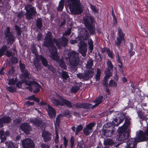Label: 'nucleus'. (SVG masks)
<instances>
[{
	"label": "nucleus",
	"instance_id": "obj_1",
	"mask_svg": "<svg viewBox=\"0 0 148 148\" xmlns=\"http://www.w3.org/2000/svg\"><path fill=\"white\" fill-rule=\"evenodd\" d=\"M45 40L44 42V46L47 47H51L52 50L51 51L53 52L56 47L53 46V42H55L56 45L59 48H61L62 47H65L67 45L68 40L66 37L63 36L62 38L57 40L54 38L52 41V34L50 32H48L45 38Z\"/></svg>",
	"mask_w": 148,
	"mask_h": 148
},
{
	"label": "nucleus",
	"instance_id": "obj_2",
	"mask_svg": "<svg viewBox=\"0 0 148 148\" xmlns=\"http://www.w3.org/2000/svg\"><path fill=\"white\" fill-rule=\"evenodd\" d=\"M136 138H132L127 143L126 148H135L137 143V138L141 141H146L148 139V126L145 132L139 131L136 135Z\"/></svg>",
	"mask_w": 148,
	"mask_h": 148
},
{
	"label": "nucleus",
	"instance_id": "obj_3",
	"mask_svg": "<svg viewBox=\"0 0 148 148\" xmlns=\"http://www.w3.org/2000/svg\"><path fill=\"white\" fill-rule=\"evenodd\" d=\"M64 56L66 60H69L71 66L75 67L78 65L79 58L78 53L74 51L68 53L65 51L64 53Z\"/></svg>",
	"mask_w": 148,
	"mask_h": 148
},
{
	"label": "nucleus",
	"instance_id": "obj_4",
	"mask_svg": "<svg viewBox=\"0 0 148 148\" xmlns=\"http://www.w3.org/2000/svg\"><path fill=\"white\" fill-rule=\"evenodd\" d=\"M71 12L74 14H81L82 9L79 2L76 0H69L68 2Z\"/></svg>",
	"mask_w": 148,
	"mask_h": 148
},
{
	"label": "nucleus",
	"instance_id": "obj_5",
	"mask_svg": "<svg viewBox=\"0 0 148 148\" xmlns=\"http://www.w3.org/2000/svg\"><path fill=\"white\" fill-rule=\"evenodd\" d=\"M26 11L25 14L26 18L28 20L34 18V16L36 14V9L31 5L28 4L25 7Z\"/></svg>",
	"mask_w": 148,
	"mask_h": 148
},
{
	"label": "nucleus",
	"instance_id": "obj_6",
	"mask_svg": "<svg viewBox=\"0 0 148 148\" xmlns=\"http://www.w3.org/2000/svg\"><path fill=\"white\" fill-rule=\"evenodd\" d=\"M59 99L58 100L55 99H52V102L54 105L58 106L60 105L61 106H64L66 105L69 108L72 107L70 101L64 99L60 96H59Z\"/></svg>",
	"mask_w": 148,
	"mask_h": 148
},
{
	"label": "nucleus",
	"instance_id": "obj_7",
	"mask_svg": "<svg viewBox=\"0 0 148 148\" xmlns=\"http://www.w3.org/2000/svg\"><path fill=\"white\" fill-rule=\"evenodd\" d=\"M94 69L91 68L88 71H86L83 73H80L77 74V76L80 79L84 80H87L89 78H91L94 75Z\"/></svg>",
	"mask_w": 148,
	"mask_h": 148
},
{
	"label": "nucleus",
	"instance_id": "obj_8",
	"mask_svg": "<svg viewBox=\"0 0 148 148\" xmlns=\"http://www.w3.org/2000/svg\"><path fill=\"white\" fill-rule=\"evenodd\" d=\"M53 51V52L51 51V57L53 60H56L57 62H58L61 68L64 69H66V66L65 65L63 60L61 59L59 60L60 57L58 56L56 49H55Z\"/></svg>",
	"mask_w": 148,
	"mask_h": 148
},
{
	"label": "nucleus",
	"instance_id": "obj_9",
	"mask_svg": "<svg viewBox=\"0 0 148 148\" xmlns=\"http://www.w3.org/2000/svg\"><path fill=\"white\" fill-rule=\"evenodd\" d=\"M25 84L28 86H29V87H28L26 88L29 90L31 92L32 91V88L31 87L32 86L34 87V88L35 90L33 91L34 92L36 93L38 92L40 90V86L36 82L34 81H30L27 82L25 81Z\"/></svg>",
	"mask_w": 148,
	"mask_h": 148
},
{
	"label": "nucleus",
	"instance_id": "obj_10",
	"mask_svg": "<svg viewBox=\"0 0 148 148\" xmlns=\"http://www.w3.org/2000/svg\"><path fill=\"white\" fill-rule=\"evenodd\" d=\"M118 130L120 140H124L127 138L129 135V131L128 130H125L123 127H120L119 128Z\"/></svg>",
	"mask_w": 148,
	"mask_h": 148
},
{
	"label": "nucleus",
	"instance_id": "obj_11",
	"mask_svg": "<svg viewBox=\"0 0 148 148\" xmlns=\"http://www.w3.org/2000/svg\"><path fill=\"white\" fill-rule=\"evenodd\" d=\"M4 35L8 44H12L15 40L14 37L10 32V28L9 27H6Z\"/></svg>",
	"mask_w": 148,
	"mask_h": 148
},
{
	"label": "nucleus",
	"instance_id": "obj_12",
	"mask_svg": "<svg viewBox=\"0 0 148 148\" xmlns=\"http://www.w3.org/2000/svg\"><path fill=\"white\" fill-rule=\"evenodd\" d=\"M24 148H34V144L33 141L31 139L27 138L22 142Z\"/></svg>",
	"mask_w": 148,
	"mask_h": 148
},
{
	"label": "nucleus",
	"instance_id": "obj_13",
	"mask_svg": "<svg viewBox=\"0 0 148 148\" xmlns=\"http://www.w3.org/2000/svg\"><path fill=\"white\" fill-rule=\"evenodd\" d=\"M84 30L85 31L86 33L83 36V38L85 40H88V44L89 49L90 50V51L91 52L93 49V45L92 41L91 39H88L89 35L88 31L85 29H84Z\"/></svg>",
	"mask_w": 148,
	"mask_h": 148
},
{
	"label": "nucleus",
	"instance_id": "obj_14",
	"mask_svg": "<svg viewBox=\"0 0 148 148\" xmlns=\"http://www.w3.org/2000/svg\"><path fill=\"white\" fill-rule=\"evenodd\" d=\"M87 44L86 43L81 42V45L79 46L78 51L83 57H85L87 52L86 47Z\"/></svg>",
	"mask_w": 148,
	"mask_h": 148
},
{
	"label": "nucleus",
	"instance_id": "obj_15",
	"mask_svg": "<svg viewBox=\"0 0 148 148\" xmlns=\"http://www.w3.org/2000/svg\"><path fill=\"white\" fill-rule=\"evenodd\" d=\"M95 124L94 123H90L87 125L86 127L84 128L83 132L85 135H89L92 132V128L94 126Z\"/></svg>",
	"mask_w": 148,
	"mask_h": 148
},
{
	"label": "nucleus",
	"instance_id": "obj_16",
	"mask_svg": "<svg viewBox=\"0 0 148 148\" xmlns=\"http://www.w3.org/2000/svg\"><path fill=\"white\" fill-rule=\"evenodd\" d=\"M113 128V127H108L105 129H103L102 133L103 135L106 137L111 136L114 131Z\"/></svg>",
	"mask_w": 148,
	"mask_h": 148
},
{
	"label": "nucleus",
	"instance_id": "obj_17",
	"mask_svg": "<svg viewBox=\"0 0 148 148\" xmlns=\"http://www.w3.org/2000/svg\"><path fill=\"white\" fill-rule=\"evenodd\" d=\"M46 110L48 112L49 116L52 118H54L56 116L55 110L51 106L49 105L45 107Z\"/></svg>",
	"mask_w": 148,
	"mask_h": 148
},
{
	"label": "nucleus",
	"instance_id": "obj_18",
	"mask_svg": "<svg viewBox=\"0 0 148 148\" xmlns=\"http://www.w3.org/2000/svg\"><path fill=\"white\" fill-rule=\"evenodd\" d=\"M42 136L45 142L50 141L52 138L51 135L49 132L44 131L42 134Z\"/></svg>",
	"mask_w": 148,
	"mask_h": 148
},
{
	"label": "nucleus",
	"instance_id": "obj_19",
	"mask_svg": "<svg viewBox=\"0 0 148 148\" xmlns=\"http://www.w3.org/2000/svg\"><path fill=\"white\" fill-rule=\"evenodd\" d=\"M21 129L27 134H29L31 127L28 123H23L20 126Z\"/></svg>",
	"mask_w": 148,
	"mask_h": 148
},
{
	"label": "nucleus",
	"instance_id": "obj_20",
	"mask_svg": "<svg viewBox=\"0 0 148 148\" xmlns=\"http://www.w3.org/2000/svg\"><path fill=\"white\" fill-rule=\"evenodd\" d=\"M21 72L23 73L21 76V78L23 82L25 83V82L26 81L28 83L29 82L32 81H27V79H29L28 77L29 73L27 70L26 69L21 71Z\"/></svg>",
	"mask_w": 148,
	"mask_h": 148
},
{
	"label": "nucleus",
	"instance_id": "obj_21",
	"mask_svg": "<svg viewBox=\"0 0 148 148\" xmlns=\"http://www.w3.org/2000/svg\"><path fill=\"white\" fill-rule=\"evenodd\" d=\"M75 106L76 108H82L85 109H90L92 107V105L88 103H77Z\"/></svg>",
	"mask_w": 148,
	"mask_h": 148
},
{
	"label": "nucleus",
	"instance_id": "obj_22",
	"mask_svg": "<svg viewBox=\"0 0 148 148\" xmlns=\"http://www.w3.org/2000/svg\"><path fill=\"white\" fill-rule=\"evenodd\" d=\"M11 121L10 117L8 116H4L0 119V126L2 127L5 123H9Z\"/></svg>",
	"mask_w": 148,
	"mask_h": 148
},
{
	"label": "nucleus",
	"instance_id": "obj_23",
	"mask_svg": "<svg viewBox=\"0 0 148 148\" xmlns=\"http://www.w3.org/2000/svg\"><path fill=\"white\" fill-rule=\"evenodd\" d=\"M82 84L81 82L76 83L70 89L71 92L73 93L76 92L82 87Z\"/></svg>",
	"mask_w": 148,
	"mask_h": 148
},
{
	"label": "nucleus",
	"instance_id": "obj_24",
	"mask_svg": "<svg viewBox=\"0 0 148 148\" xmlns=\"http://www.w3.org/2000/svg\"><path fill=\"white\" fill-rule=\"evenodd\" d=\"M33 53H34L35 55V58L34 59L33 63L36 68H37L39 66L38 63L39 62V56L38 55L37 51L36 50L33 51Z\"/></svg>",
	"mask_w": 148,
	"mask_h": 148
},
{
	"label": "nucleus",
	"instance_id": "obj_25",
	"mask_svg": "<svg viewBox=\"0 0 148 148\" xmlns=\"http://www.w3.org/2000/svg\"><path fill=\"white\" fill-rule=\"evenodd\" d=\"M9 134V132L8 131H6L5 132L2 130L0 131V138L1 140H5L6 137Z\"/></svg>",
	"mask_w": 148,
	"mask_h": 148
},
{
	"label": "nucleus",
	"instance_id": "obj_26",
	"mask_svg": "<svg viewBox=\"0 0 148 148\" xmlns=\"http://www.w3.org/2000/svg\"><path fill=\"white\" fill-rule=\"evenodd\" d=\"M32 122L35 125L38 127H41L45 125L44 123L41 120L35 119L32 120Z\"/></svg>",
	"mask_w": 148,
	"mask_h": 148
},
{
	"label": "nucleus",
	"instance_id": "obj_27",
	"mask_svg": "<svg viewBox=\"0 0 148 148\" xmlns=\"http://www.w3.org/2000/svg\"><path fill=\"white\" fill-rule=\"evenodd\" d=\"M103 98V97L102 96H99L94 101V103L95 104L94 105H92V107L91 108H93L97 106L99 103H100L102 101V99Z\"/></svg>",
	"mask_w": 148,
	"mask_h": 148
},
{
	"label": "nucleus",
	"instance_id": "obj_28",
	"mask_svg": "<svg viewBox=\"0 0 148 148\" xmlns=\"http://www.w3.org/2000/svg\"><path fill=\"white\" fill-rule=\"evenodd\" d=\"M125 34L122 32L121 29L119 27L118 28L117 36V38L125 40L124 39Z\"/></svg>",
	"mask_w": 148,
	"mask_h": 148
},
{
	"label": "nucleus",
	"instance_id": "obj_29",
	"mask_svg": "<svg viewBox=\"0 0 148 148\" xmlns=\"http://www.w3.org/2000/svg\"><path fill=\"white\" fill-rule=\"evenodd\" d=\"M130 121L128 119H127L125 121V123L120 127H123L125 130H128L129 131V128L130 127Z\"/></svg>",
	"mask_w": 148,
	"mask_h": 148
},
{
	"label": "nucleus",
	"instance_id": "obj_30",
	"mask_svg": "<svg viewBox=\"0 0 148 148\" xmlns=\"http://www.w3.org/2000/svg\"><path fill=\"white\" fill-rule=\"evenodd\" d=\"M39 57L43 65L45 67L48 66V64L46 59L41 55L39 56Z\"/></svg>",
	"mask_w": 148,
	"mask_h": 148
},
{
	"label": "nucleus",
	"instance_id": "obj_31",
	"mask_svg": "<svg viewBox=\"0 0 148 148\" xmlns=\"http://www.w3.org/2000/svg\"><path fill=\"white\" fill-rule=\"evenodd\" d=\"M122 41L124 42L125 41V40L116 37V40L115 41L114 45L116 46L119 48L120 47V45Z\"/></svg>",
	"mask_w": 148,
	"mask_h": 148
},
{
	"label": "nucleus",
	"instance_id": "obj_32",
	"mask_svg": "<svg viewBox=\"0 0 148 148\" xmlns=\"http://www.w3.org/2000/svg\"><path fill=\"white\" fill-rule=\"evenodd\" d=\"M6 145L8 148H17L14 145V143L11 141H9L5 143Z\"/></svg>",
	"mask_w": 148,
	"mask_h": 148
},
{
	"label": "nucleus",
	"instance_id": "obj_33",
	"mask_svg": "<svg viewBox=\"0 0 148 148\" xmlns=\"http://www.w3.org/2000/svg\"><path fill=\"white\" fill-rule=\"evenodd\" d=\"M64 0H61L60 1L57 9L58 11H61L62 10L64 7Z\"/></svg>",
	"mask_w": 148,
	"mask_h": 148
},
{
	"label": "nucleus",
	"instance_id": "obj_34",
	"mask_svg": "<svg viewBox=\"0 0 148 148\" xmlns=\"http://www.w3.org/2000/svg\"><path fill=\"white\" fill-rule=\"evenodd\" d=\"M8 49V48L6 46H3L0 49V57L3 56L5 52Z\"/></svg>",
	"mask_w": 148,
	"mask_h": 148
},
{
	"label": "nucleus",
	"instance_id": "obj_35",
	"mask_svg": "<svg viewBox=\"0 0 148 148\" xmlns=\"http://www.w3.org/2000/svg\"><path fill=\"white\" fill-rule=\"evenodd\" d=\"M110 70H107L105 71V76L104 79H108L111 76L112 74L110 71Z\"/></svg>",
	"mask_w": 148,
	"mask_h": 148
},
{
	"label": "nucleus",
	"instance_id": "obj_36",
	"mask_svg": "<svg viewBox=\"0 0 148 148\" xmlns=\"http://www.w3.org/2000/svg\"><path fill=\"white\" fill-rule=\"evenodd\" d=\"M137 114L140 118L144 120L146 119V116L144 114L143 112L142 111H139L137 112Z\"/></svg>",
	"mask_w": 148,
	"mask_h": 148
},
{
	"label": "nucleus",
	"instance_id": "obj_37",
	"mask_svg": "<svg viewBox=\"0 0 148 148\" xmlns=\"http://www.w3.org/2000/svg\"><path fill=\"white\" fill-rule=\"evenodd\" d=\"M113 143L112 140L110 139H107L104 141V143L105 145H111Z\"/></svg>",
	"mask_w": 148,
	"mask_h": 148
},
{
	"label": "nucleus",
	"instance_id": "obj_38",
	"mask_svg": "<svg viewBox=\"0 0 148 148\" xmlns=\"http://www.w3.org/2000/svg\"><path fill=\"white\" fill-rule=\"evenodd\" d=\"M107 65L108 67V69L107 70H111L113 69V66L110 60H108L107 61Z\"/></svg>",
	"mask_w": 148,
	"mask_h": 148
},
{
	"label": "nucleus",
	"instance_id": "obj_39",
	"mask_svg": "<svg viewBox=\"0 0 148 148\" xmlns=\"http://www.w3.org/2000/svg\"><path fill=\"white\" fill-rule=\"evenodd\" d=\"M89 19H88V17H85L84 18V24L85 26L86 27L89 26L90 25V24L89 21Z\"/></svg>",
	"mask_w": 148,
	"mask_h": 148
},
{
	"label": "nucleus",
	"instance_id": "obj_40",
	"mask_svg": "<svg viewBox=\"0 0 148 148\" xmlns=\"http://www.w3.org/2000/svg\"><path fill=\"white\" fill-rule=\"evenodd\" d=\"M36 25L37 27L40 29L42 27V19L41 18H38L36 21Z\"/></svg>",
	"mask_w": 148,
	"mask_h": 148
},
{
	"label": "nucleus",
	"instance_id": "obj_41",
	"mask_svg": "<svg viewBox=\"0 0 148 148\" xmlns=\"http://www.w3.org/2000/svg\"><path fill=\"white\" fill-rule=\"evenodd\" d=\"M6 88V89L10 92H14L16 91V88L14 87L7 86Z\"/></svg>",
	"mask_w": 148,
	"mask_h": 148
},
{
	"label": "nucleus",
	"instance_id": "obj_42",
	"mask_svg": "<svg viewBox=\"0 0 148 148\" xmlns=\"http://www.w3.org/2000/svg\"><path fill=\"white\" fill-rule=\"evenodd\" d=\"M106 49L108 56L111 58H114V54L109 49L106 48Z\"/></svg>",
	"mask_w": 148,
	"mask_h": 148
},
{
	"label": "nucleus",
	"instance_id": "obj_43",
	"mask_svg": "<svg viewBox=\"0 0 148 148\" xmlns=\"http://www.w3.org/2000/svg\"><path fill=\"white\" fill-rule=\"evenodd\" d=\"M83 128V127L82 125H78L75 132V135H77L78 133L82 130Z\"/></svg>",
	"mask_w": 148,
	"mask_h": 148
},
{
	"label": "nucleus",
	"instance_id": "obj_44",
	"mask_svg": "<svg viewBox=\"0 0 148 148\" xmlns=\"http://www.w3.org/2000/svg\"><path fill=\"white\" fill-rule=\"evenodd\" d=\"M62 117V114H59L58 115L56 118V123H55V125L57 124L58 126H59V124L60 123V119Z\"/></svg>",
	"mask_w": 148,
	"mask_h": 148
},
{
	"label": "nucleus",
	"instance_id": "obj_45",
	"mask_svg": "<svg viewBox=\"0 0 148 148\" xmlns=\"http://www.w3.org/2000/svg\"><path fill=\"white\" fill-rule=\"evenodd\" d=\"M62 76L63 78L66 79L69 77L67 72L64 71H62Z\"/></svg>",
	"mask_w": 148,
	"mask_h": 148
},
{
	"label": "nucleus",
	"instance_id": "obj_46",
	"mask_svg": "<svg viewBox=\"0 0 148 148\" xmlns=\"http://www.w3.org/2000/svg\"><path fill=\"white\" fill-rule=\"evenodd\" d=\"M117 57L118 58L117 61L118 63V65L120 68H122L123 67V64L122 63L121 61L119 58V54H117Z\"/></svg>",
	"mask_w": 148,
	"mask_h": 148
},
{
	"label": "nucleus",
	"instance_id": "obj_47",
	"mask_svg": "<svg viewBox=\"0 0 148 148\" xmlns=\"http://www.w3.org/2000/svg\"><path fill=\"white\" fill-rule=\"evenodd\" d=\"M16 81L14 79V78L10 79L8 80V84L9 85H13L15 84Z\"/></svg>",
	"mask_w": 148,
	"mask_h": 148
},
{
	"label": "nucleus",
	"instance_id": "obj_48",
	"mask_svg": "<svg viewBox=\"0 0 148 148\" xmlns=\"http://www.w3.org/2000/svg\"><path fill=\"white\" fill-rule=\"evenodd\" d=\"M101 73V71L100 70L99 68L97 69V74L96 76V79L97 80H99V79L100 75Z\"/></svg>",
	"mask_w": 148,
	"mask_h": 148
},
{
	"label": "nucleus",
	"instance_id": "obj_49",
	"mask_svg": "<svg viewBox=\"0 0 148 148\" xmlns=\"http://www.w3.org/2000/svg\"><path fill=\"white\" fill-rule=\"evenodd\" d=\"M86 27L88 29L91 34H93L95 31V28L91 26V25H90L88 27Z\"/></svg>",
	"mask_w": 148,
	"mask_h": 148
},
{
	"label": "nucleus",
	"instance_id": "obj_50",
	"mask_svg": "<svg viewBox=\"0 0 148 148\" xmlns=\"http://www.w3.org/2000/svg\"><path fill=\"white\" fill-rule=\"evenodd\" d=\"M109 85L110 86H113L114 87H116L117 84L113 80H110L109 83Z\"/></svg>",
	"mask_w": 148,
	"mask_h": 148
},
{
	"label": "nucleus",
	"instance_id": "obj_51",
	"mask_svg": "<svg viewBox=\"0 0 148 148\" xmlns=\"http://www.w3.org/2000/svg\"><path fill=\"white\" fill-rule=\"evenodd\" d=\"M92 61L90 60L87 61L86 66L88 68H91L92 65Z\"/></svg>",
	"mask_w": 148,
	"mask_h": 148
},
{
	"label": "nucleus",
	"instance_id": "obj_52",
	"mask_svg": "<svg viewBox=\"0 0 148 148\" xmlns=\"http://www.w3.org/2000/svg\"><path fill=\"white\" fill-rule=\"evenodd\" d=\"M16 30L17 31V34L18 35H20L21 34V29L19 28L17 25L15 26Z\"/></svg>",
	"mask_w": 148,
	"mask_h": 148
},
{
	"label": "nucleus",
	"instance_id": "obj_53",
	"mask_svg": "<svg viewBox=\"0 0 148 148\" xmlns=\"http://www.w3.org/2000/svg\"><path fill=\"white\" fill-rule=\"evenodd\" d=\"M5 55L8 57H10L14 55V53H12L8 51H6Z\"/></svg>",
	"mask_w": 148,
	"mask_h": 148
},
{
	"label": "nucleus",
	"instance_id": "obj_54",
	"mask_svg": "<svg viewBox=\"0 0 148 148\" xmlns=\"http://www.w3.org/2000/svg\"><path fill=\"white\" fill-rule=\"evenodd\" d=\"M119 123H115V122H117V121L118 119H114V120L113 121V123H114V125H116V126H119V124L121 123L122 122V121H123V120H122V119H119Z\"/></svg>",
	"mask_w": 148,
	"mask_h": 148
},
{
	"label": "nucleus",
	"instance_id": "obj_55",
	"mask_svg": "<svg viewBox=\"0 0 148 148\" xmlns=\"http://www.w3.org/2000/svg\"><path fill=\"white\" fill-rule=\"evenodd\" d=\"M56 137L55 139V142L56 143H57L59 142V136L58 133L57 131H56L55 133Z\"/></svg>",
	"mask_w": 148,
	"mask_h": 148
},
{
	"label": "nucleus",
	"instance_id": "obj_56",
	"mask_svg": "<svg viewBox=\"0 0 148 148\" xmlns=\"http://www.w3.org/2000/svg\"><path fill=\"white\" fill-rule=\"evenodd\" d=\"M71 33V29H68L67 30H65L63 34V36L69 35Z\"/></svg>",
	"mask_w": 148,
	"mask_h": 148
},
{
	"label": "nucleus",
	"instance_id": "obj_57",
	"mask_svg": "<svg viewBox=\"0 0 148 148\" xmlns=\"http://www.w3.org/2000/svg\"><path fill=\"white\" fill-rule=\"evenodd\" d=\"M68 144V140L66 139V138L64 137V146L65 148H66L67 145Z\"/></svg>",
	"mask_w": 148,
	"mask_h": 148
},
{
	"label": "nucleus",
	"instance_id": "obj_58",
	"mask_svg": "<svg viewBox=\"0 0 148 148\" xmlns=\"http://www.w3.org/2000/svg\"><path fill=\"white\" fill-rule=\"evenodd\" d=\"M41 148H49V146L45 143H42L41 145Z\"/></svg>",
	"mask_w": 148,
	"mask_h": 148
},
{
	"label": "nucleus",
	"instance_id": "obj_59",
	"mask_svg": "<svg viewBox=\"0 0 148 148\" xmlns=\"http://www.w3.org/2000/svg\"><path fill=\"white\" fill-rule=\"evenodd\" d=\"M11 61L12 63L15 64L17 62V59L15 57H12L11 58Z\"/></svg>",
	"mask_w": 148,
	"mask_h": 148
},
{
	"label": "nucleus",
	"instance_id": "obj_60",
	"mask_svg": "<svg viewBox=\"0 0 148 148\" xmlns=\"http://www.w3.org/2000/svg\"><path fill=\"white\" fill-rule=\"evenodd\" d=\"M74 138L73 137H71V138L70 140L71 147V148H73V146L74 144Z\"/></svg>",
	"mask_w": 148,
	"mask_h": 148
},
{
	"label": "nucleus",
	"instance_id": "obj_61",
	"mask_svg": "<svg viewBox=\"0 0 148 148\" xmlns=\"http://www.w3.org/2000/svg\"><path fill=\"white\" fill-rule=\"evenodd\" d=\"M47 67L49 69L51 70L53 72H54L56 71L55 69L51 66L49 65L48 64V66H47Z\"/></svg>",
	"mask_w": 148,
	"mask_h": 148
},
{
	"label": "nucleus",
	"instance_id": "obj_62",
	"mask_svg": "<svg viewBox=\"0 0 148 148\" xmlns=\"http://www.w3.org/2000/svg\"><path fill=\"white\" fill-rule=\"evenodd\" d=\"M25 104L26 105L28 106H31L33 105L34 104V102L27 101L25 102Z\"/></svg>",
	"mask_w": 148,
	"mask_h": 148
},
{
	"label": "nucleus",
	"instance_id": "obj_63",
	"mask_svg": "<svg viewBox=\"0 0 148 148\" xmlns=\"http://www.w3.org/2000/svg\"><path fill=\"white\" fill-rule=\"evenodd\" d=\"M40 106H41L43 107H44V108H45V107H46V106H47V103L43 101L40 102L39 103Z\"/></svg>",
	"mask_w": 148,
	"mask_h": 148
},
{
	"label": "nucleus",
	"instance_id": "obj_64",
	"mask_svg": "<svg viewBox=\"0 0 148 148\" xmlns=\"http://www.w3.org/2000/svg\"><path fill=\"white\" fill-rule=\"evenodd\" d=\"M88 19H89L90 20L91 23H92L94 22V18L93 16H88Z\"/></svg>",
	"mask_w": 148,
	"mask_h": 148
}]
</instances>
